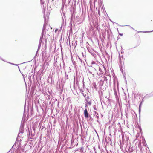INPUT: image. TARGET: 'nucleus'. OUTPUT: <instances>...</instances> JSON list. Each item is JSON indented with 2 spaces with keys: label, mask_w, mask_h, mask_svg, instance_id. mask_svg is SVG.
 I'll return each mask as SVG.
<instances>
[{
  "label": "nucleus",
  "mask_w": 153,
  "mask_h": 153,
  "mask_svg": "<svg viewBox=\"0 0 153 153\" xmlns=\"http://www.w3.org/2000/svg\"><path fill=\"white\" fill-rule=\"evenodd\" d=\"M84 114L85 117L86 118H88V114L86 109H85L84 111Z\"/></svg>",
  "instance_id": "obj_3"
},
{
  "label": "nucleus",
  "mask_w": 153,
  "mask_h": 153,
  "mask_svg": "<svg viewBox=\"0 0 153 153\" xmlns=\"http://www.w3.org/2000/svg\"><path fill=\"white\" fill-rule=\"evenodd\" d=\"M86 101L87 102V103L89 105H91V99H89L88 98V99H86Z\"/></svg>",
  "instance_id": "obj_4"
},
{
  "label": "nucleus",
  "mask_w": 153,
  "mask_h": 153,
  "mask_svg": "<svg viewBox=\"0 0 153 153\" xmlns=\"http://www.w3.org/2000/svg\"><path fill=\"white\" fill-rule=\"evenodd\" d=\"M91 64H95V66H97V67H98V65H97L96 64H95V62L94 61H92V62H91Z\"/></svg>",
  "instance_id": "obj_5"
},
{
  "label": "nucleus",
  "mask_w": 153,
  "mask_h": 153,
  "mask_svg": "<svg viewBox=\"0 0 153 153\" xmlns=\"http://www.w3.org/2000/svg\"><path fill=\"white\" fill-rule=\"evenodd\" d=\"M140 105L139 107V111H140Z\"/></svg>",
  "instance_id": "obj_7"
},
{
  "label": "nucleus",
  "mask_w": 153,
  "mask_h": 153,
  "mask_svg": "<svg viewBox=\"0 0 153 153\" xmlns=\"http://www.w3.org/2000/svg\"><path fill=\"white\" fill-rule=\"evenodd\" d=\"M89 71L91 74H92L93 75H94V74L95 72L96 71V69L93 68H92V66H91V68L90 69Z\"/></svg>",
  "instance_id": "obj_2"
},
{
  "label": "nucleus",
  "mask_w": 153,
  "mask_h": 153,
  "mask_svg": "<svg viewBox=\"0 0 153 153\" xmlns=\"http://www.w3.org/2000/svg\"><path fill=\"white\" fill-rule=\"evenodd\" d=\"M58 30V29H56L55 30V32L56 33V32Z\"/></svg>",
  "instance_id": "obj_6"
},
{
  "label": "nucleus",
  "mask_w": 153,
  "mask_h": 153,
  "mask_svg": "<svg viewBox=\"0 0 153 153\" xmlns=\"http://www.w3.org/2000/svg\"><path fill=\"white\" fill-rule=\"evenodd\" d=\"M52 1H54V0H52Z\"/></svg>",
  "instance_id": "obj_9"
},
{
  "label": "nucleus",
  "mask_w": 153,
  "mask_h": 153,
  "mask_svg": "<svg viewBox=\"0 0 153 153\" xmlns=\"http://www.w3.org/2000/svg\"><path fill=\"white\" fill-rule=\"evenodd\" d=\"M98 67L99 68V72L97 74V76L99 77H101L102 76V74L103 73V71L101 69V68L99 67Z\"/></svg>",
  "instance_id": "obj_1"
},
{
  "label": "nucleus",
  "mask_w": 153,
  "mask_h": 153,
  "mask_svg": "<svg viewBox=\"0 0 153 153\" xmlns=\"http://www.w3.org/2000/svg\"><path fill=\"white\" fill-rule=\"evenodd\" d=\"M123 34H121V33L119 34V35L121 36H123Z\"/></svg>",
  "instance_id": "obj_8"
}]
</instances>
